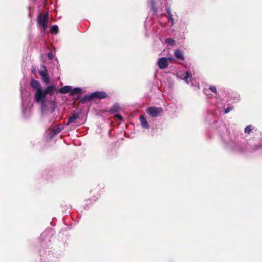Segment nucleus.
Returning a JSON list of instances; mask_svg holds the SVG:
<instances>
[{"mask_svg":"<svg viewBox=\"0 0 262 262\" xmlns=\"http://www.w3.org/2000/svg\"><path fill=\"white\" fill-rule=\"evenodd\" d=\"M77 119V116L76 115H73L72 116L70 117L68 121L67 124H69L71 123L75 122V120Z\"/></svg>","mask_w":262,"mask_h":262,"instance_id":"obj_12","label":"nucleus"},{"mask_svg":"<svg viewBox=\"0 0 262 262\" xmlns=\"http://www.w3.org/2000/svg\"><path fill=\"white\" fill-rule=\"evenodd\" d=\"M252 130V126H247L245 129V132L246 133L249 134Z\"/></svg>","mask_w":262,"mask_h":262,"instance_id":"obj_17","label":"nucleus"},{"mask_svg":"<svg viewBox=\"0 0 262 262\" xmlns=\"http://www.w3.org/2000/svg\"><path fill=\"white\" fill-rule=\"evenodd\" d=\"M151 9L155 13H157V8H156L153 0L151 1Z\"/></svg>","mask_w":262,"mask_h":262,"instance_id":"obj_18","label":"nucleus"},{"mask_svg":"<svg viewBox=\"0 0 262 262\" xmlns=\"http://www.w3.org/2000/svg\"><path fill=\"white\" fill-rule=\"evenodd\" d=\"M140 122L142 127L144 128H148V124L145 117L143 116L140 117Z\"/></svg>","mask_w":262,"mask_h":262,"instance_id":"obj_8","label":"nucleus"},{"mask_svg":"<svg viewBox=\"0 0 262 262\" xmlns=\"http://www.w3.org/2000/svg\"><path fill=\"white\" fill-rule=\"evenodd\" d=\"M86 99H87V97H85L82 98V100L83 101H85Z\"/></svg>","mask_w":262,"mask_h":262,"instance_id":"obj_26","label":"nucleus"},{"mask_svg":"<svg viewBox=\"0 0 262 262\" xmlns=\"http://www.w3.org/2000/svg\"><path fill=\"white\" fill-rule=\"evenodd\" d=\"M163 110L161 107H149L146 110V113L152 117H157L161 115Z\"/></svg>","mask_w":262,"mask_h":262,"instance_id":"obj_3","label":"nucleus"},{"mask_svg":"<svg viewBox=\"0 0 262 262\" xmlns=\"http://www.w3.org/2000/svg\"><path fill=\"white\" fill-rule=\"evenodd\" d=\"M169 20L170 21L171 25H174V18H173L172 14L168 15Z\"/></svg>","mask_w":262,"mask_h":262,"instance_id":"obj_19","label":"nucleus"},{"mask_svg":"<svg viewBox=\"0 0 262 262\" xmlns=\"http://www.w3.org/2000/svg\"><path fill=\"white\" fill-rule=\"evenodd\" d=\"M158 65L160 69H164L168 67L167 58L165 57L160 58L158 61Z\"/></svg>","mask_w":262,"mask_h":262,"instance_id":"obj_4","label":"nucleus"},{"mask_svg":"<svg viewBox=\"0 0 262 262\" xmlns=\"http://www.w3.org/2000/svg\"><path fill=\"white\" fill-rule=\"evenodd\" d=\"M174 55L175 56L179 59L184 60V57L183 55V52L180 50H176L174 51Z\"/></svg>","mask_w":262,"mask_h":262,"instance_id":"obj_7","label":"nucleus"},{"mask_svg":"<svg viewBox=\"0 0 262 262\" xmlns=\"http://www.w3.org/2000/svg\"><path fill=\"white\" fill-rule=\"evenodd\" d=\"M167 62H168V61L171 62V61L174 60V59L173 58H171V57L168 58H167Z\"/></svg>","mask_w":262,"mask_h":262,"instance_id":"obj_25","label":"nucleus"},{"mask_svg":"<svg viewBox=\"0 0 262 262\" xmlns=\"http://www.w3.org/2000/svg\"><path fill=\"white\" fill-rule=\"evenodd\" d=\"M63 129V127L62 126H59L56 128L53 129L51 132V137H52L54 135L60 132Z\"/></svg>","mask_w":262,"mask_h":262,"instance_id":"obj_9","label":"nucleus"},{"mask_svg":"<svg viewBox=\"0 0 262 262\" xmlns=\"http://www.w3.org/2000/svg\"><path fill=\"white\" fill-rule=\"evenodd\" d=\"M232 108H233V107L232 106L227 107L225 110V113H226V114L228 113Z\"/></svg>","mask_w":262,"mask_h":262,"instance_id":"obj_21","label":"nucleus"},{"mask_svg":"<svg viewBox=\"0 0 262 262\" xmlns=\"http://www.w3.org/2000/svg\"><path fill=\"white\" fill-rule=\"evenodd\" d=\"M37 20L39 28L43 33H45L48 26V12L44 14L43 16H42L40 14H38L37 18Z\"/></svg>","mask_w":262,"mask_h":262,"instance_id":"obj_2","label":"nucleus"},{"mask_svg":"<svg viewBox=\"0 0 262 262\" xmlns=\"http://www.w3.org/2000/svg\"><path fill=\"white\" fill-rule=\"evenodd\" d=\"M106 96L107 94L104 92H96L93 93L89 97V99L93 98H104Z\"/></svg>","mask_w":262,"mask_h":262,"instance_id":"obj_5","label":"nucleus"},{"mask_svg":"<svg viewBox=\"0 0 262 262\" xmlns=\"http://www.w3.org/2000/svg\"><path fill=\"white\" fill-rule=\"evenodd\" d=\"M190 73L189 72H187L185 73V76L184 77V80L187 83H188V80L190 78Z\"/></svg>","mask_w":262,"mask_h":262,"instance_id":"obj_14","label":"nucleus"},{"mask_svg":"<svg viewBox=\"0 0 262 262\" xmlns=\"http://www.w3.org/2000/svg\"><path fill=\"white\" fill-rule=\"evenodd\" d=\"M48 57L50 59H52L53 58V55L51 53H48Z\"/></svg>","mask_w":262,"mask_h":262,"instance_id":"obj_22","label":"nucleus"},{"mask_svg":"<svg viewBox=\"0 0 262 262\" xmlns=\"http://www.w3.org/2000/svg\"><path fill=\"white\" fill-rule=\"evenodd\" d=\"M209 89H210V91H211L212 92H216V89L215 86H213V85L210 86V87H209Z\"/></svg>","mask_w":262,"mask_h":262,"instance_id":"obj_20","label":"nucleus"},{"mask_svg":"<svg viewBox=\"0 0 262 262\" xmlns=\"http://www.w3.org/2000/svg\"><path fill=\"white\" fill-rule=\"evenodd\" d=\"M165 42L170 45H173L174 41L171 38H167L165 39Z\"/></svg>","mask_w":262,"mask_h":262,"instance_id":"obj_16","label":"nucleus"},{"mask_svg":"<svg viewBox=\"0 0 262 262\" xmlns=\"http://www.w3.org/2000/svg\"><path fill=\"white\" fill-rule=\"evenodd\" d=\"M166 11H167V12L168 15L172 14L171 11L170 9L169 8L167 7L166 8Z\"/></svg>","mask_w":262,"mask_h":262,"instance_id":"obj_23","label":"nucleus"},{"mask_svg":"<svg viewBox=\"0 0 262 262\" xmlns=\"http://www.w3.org/2000/svg\"><path fill=\"white\" fill-rule=\"evenodd\" d=\"M43 67L44 70H39L38 71V73L41 77H44L46 75H47L48 74L47 70L46 67L43 66Z\"/></svg>","mask_w":262,"mask_h":262,"instance_id":"obj_13","label":"nucleus"},{"mask_svg":"<svg viewBox=\"0 0 262 262\" xmlns=\"http://www.w3.org/2000/svg\"><path fill=\"white\" fill-rule=\"evenodd\" d=\"M81 93H82V90L81 89V88H75L73 89L72 88V90L71 91V92H70V95L73 96L76 94H81Z\"/></svg>","mask_w":262,"mask_h":262,"instance_id":"obj_10","label":"nucleus"},{"mask_svg":"<svg viewBox=\"0 0 262 262\" xmlns=\"http://www.w3.org/2000/svg\"><path fill=\"white\" fill-rule=\"evenodd\" d=\"M58 31V27L57 25H53L50 28V32L52 34H56Z\"/></svg>","mask_w":262,"mask_h":262,"instance_id":"obj_11","label":"nucleus"},{"mask_svg":"<svg viewBox=\"0 0 262 262\" xmlns=\"http://www.w3.org/2000/svg\"><path fill=\"white\" fill-rule=\"evenodd\" d=\"M115 117L118 118L119 120H121L122 119V116L119 114H116L115 115Z\"/></svg>","mask_w":262,"mask_h":262,"instance_id":"obj_24","label":"nucleus"},{"mask_svg":"<svg viewBox=\"0 0 262 262\" xmlns=\"http://www.w3.org/2000/svg\"><path fill=\"white\" fill-rule=\"evenodd\" d=\"M71 90V86H63L59 89V91L62 94H67L68 93H70Z\"/></svg>","mask_w":262,"mask_h":262,"instance_id":"obj_6","label":"nucleus"},{"mask_svg":"<svg viewBox=\"0 0 262 262\" xmlns=\"http://www.w3.org/2000/svg\"><path fill=\"white\" fill-rule=\"evenodd\" d=\"M30 85L35 91L34 93L35 100L41 104V109L43 110L45 102V97L47 94L52 95L54 88L53 86H48L43 91L39 82L35 80L32 79Z\"/></svg>","mask_w":262,"mask_h":262,"instance_id":"obj_1","label":"nucleus"},{"mask_svg":"<svg viewBox=\"0 0 262 262\" xmlns=\"http://www.w3.org/2000/svg\"><path fill=\"white\" fill-rule=\"evenodd\" d=\"M42 81L46 84H48L49 82V77L47 74L44 77H41Z\"/></svg>","mask_w":262,"mask_h":262,"instance_id":"obj_15","label":"nucleus"}]
</instances>
